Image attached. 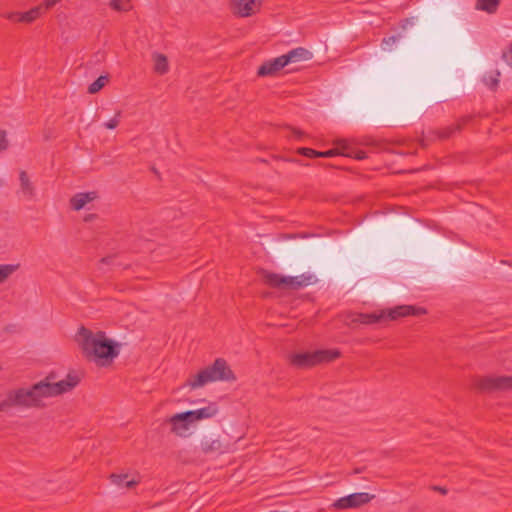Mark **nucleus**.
<instances>
[{"mask_svg":"<svg viewBox=\"0 0 512 512\" xmlns=\"http://www.w3.org/2000/svg\"><path fill=\"white\" fill-rule=\"evenodd\" d=\"M283 60L286 62V64L291 63H297L301 61H308L311 60L313 57V54L311 51L304 47H297L292 50H290L288 53L283 54Z\"/></svg>","mask_w":512,"mask_h":512,"instance_id":"2eb2a0df","label":"nucleus"},{"mask_svg":"<svg viewBox=\"0 0 512 512\" xmlns=\"http://www.w3.org/2000/svg\"><path fill=\"white\" fill-rule=\"evenodd\" d=\"M109 78L107 75L99 76L93 83H91L88 87V92L90 94H95L99 92L108 82Z\"/></svg>","mask_w":512,"mask_h":512,"instance_id":"b1692460","label":"nucleus"},{"mask_svg":"<svg viewBox=\"0 0 512 512\" xmlns=\"http://www.w3.org/2000/svg\"><path fill=\"white\" fill-rule=\"evenodd\" d=\"M234 380H236L235 374L227 361L223 358H217L212 365L204 368L197 374L190 376L186 380L184 387L197 389L210 382Z\"/></svg>","mask_w":512,"mask_h":512,"instance_id":"7ed1b4c3","label":"nucleus"},{"mask_svg":"<svg viewBox=\"0 0 512 512\" xmlns=\"http://www.w3.org/2000/svg\"><path fill=\"white\" fill-rule=\"evenodd\" d=\"M337 145L342 149L341 154L346 155L348 157H353L357 160H363L367 157V154L363 150H350L347 140L340 139L337 141Z\"/></svg>","mask_w":512,"mask_h":512,"instance_id":"6ab92c4d","label":"nucleus"},{"mask_svg":"<svg viewBox=\"0 0 512 512\" xmlns=\"http://www.w3.org/2000/svg\"><path fill=\"white\" fill-rule=\"evenodd\" d=\"M77 336L84 356L101 366L110 364L119 354L120 344L108 339L103 331L93 333L90 329L82 326L79 328Z\"/></svg>","mask_w":512,"mask_h":512,"instance_id":"f257e3e1","label":"nucleus"},{"mask_svg":"<svg viewBox=\"0 0 512 512\" xmlns=\"http://www.w3.org/2000/svg\"><path fill=\"white\" fill-rule=\"evenodd\" d=\"M298 153L306 156L308 158H315L318 157V151L312 149V148H299Z\"/></svg>","mask_w":512,"mask_h":512,"instance_id":"c756f323","label":"nucleus"},{"mask_svg":"<svg viewBox=\"0 0 512 512\" xmlns=\"http://www.w3.org/2000/svg\"><path fill=\"white\" fill-rule=\"evenodd\" d=\"M11 407L30 408L24 388L9 391L5 399L0 402V412H6Z\"/></svg>","mask_w":512,"mask_h":512,"instance_id":"1a4fd4ad","label":"nucleus"},{"mask_svg":"<svg viewBox=\"0 0 512 512\" xmlns=\"http://www.w3.org/2000/svg\"><path fill=\"white\" fill-rule=\"evenodd\" d=\"M375 498V495L367 492L352 493L334 501L330 508L337 510L360 509Z\"/></svg>","mask_w":512,"mask_h":512,"instance_id":"0eeeda50","label":"nucleus"},{"mask_svg":"<svg viewBox=\"0 0 512 512\" xmlns=\"http://www.w3.org/2000/svg\"><path fill=\"white\" fill-rule=\"evenodd\" d=\"M168 60L167 57L163 54L156 53L154 55V70L163 75L168 72Z\"/></svg>","mask_w":512,"mask_h":512,"instance_id":"412c9836","label":"nucleus"},{"mask_svg":"<svg viewBox=\"0 0 512 512\" xmlns=\"http://www.w3.org/2000/svg\"><path fill=\"white\" fill-rule=\"evenodd\" d=\"M43 14V6H36L29 11L22 12L23 23H31Z\"/></svg>","mask_w":512,"mask_h":512,"instance_id":"5701e85b","label":"nucleus"},{"mask_svg":"<svg viewBox=\"0 0 512 512\" xmlns=\"http://www.w3.org/2000/svg\"><path fill=\"white\" fill-rule=\"evenodd\" d=\"M95 198H96L95 192L78 193L71 198L70 204L74 210L79 211L82 208H84V206L87 203L94 200Z\"/></svg>","mask_w":512,"mask_h":512,"instance_id":"a211bd4d","label":"nucleus"},{"mask_svg":"<svg viewBox=\"0 0 512 512\" xmlns=\"http://www.w3.org/2000/svg\"><path fill=\"white\" fill-rule=\"evenodd\" d=\"M399 35L398 36H390V37H387V38H384L382 43L383 44H387V45H391V44H394L398 39H399Z\"/></svg>","mask_w":512,"mask_h":512,"instance_id":"f704fd0d","label":"nucleus"},{"mask_svg":"<svg viewBox=\"0 0 512 512\" xmlns=\"http://www.w3.org/2000/svg\"><path fill=\"white\" fill-rule=\"evenodd\" d=\"M340 153L341 152H339L338 149H330L323 152L318 151V157L330 158Z\"/></svg>","mask_w":512,"mask_h":512,"instance_id":"2f4dec72","label":"nucleus"},{"mask_svg":"<svg viewBox=\"0 0 512 512\" xmlns=\"http://www.w3.org/2000/svg\"><path fill=\"white\" fill-rule=\"evenodd\" d=\"M55 373H49L45 379L33 384L30 388H24L29 407L42 408L45 406L43 399L56 397L74 389L80 382L75 373L67 374L66 378L55 381Z\"/></svg>","mask_w":512,"mask_h":512,"instance_id":"f03ea898","label":"nucleus"},{"mask_svg":"<svg viewBox=\"0 0 512 512\" xmlns=\"http://www.w3.org/2000/svg\"><path fill=\"white\" fill-rule=\"evenodd\" d=\"M43 488L46 489L47 491L54 492L58 489V486L56 485V483L52 481H47L43 483Z\"/></svg>","mask_w":512,"mask_h":512,"instance_id":"72a5a7b5","label":"nucleus"},{"mask_svg":"<svg viewBox=\"0 0 512 512\" xmlns=\"http://www.w3.org/2000/svg\"><path fill=\"white\" fill-rule=\"evenodd\" d=\"M232 12L239 17H249L256 13V0H231Z\"/></svg>","mask_w":512,"mask_h":512,"instance_id":"f8f14e48","label":"nucleus"},{"mask_svg":"<svg viewBox=\"0 0 512 512\" xmlns=\"http://www.w3.org/2000/svg\"><path fill=\"white\" fill-rule=\"evenodd\" d=\"M287 66L283 60V56H279L273 59H269L258 68L257 75L260 77L273 76L281 69Z\"/></svg>","mask_w":512,"mask_h":512,"instance_id":"ddd939ff","label":"nucleus"},{"mask_svg":"<svg viewBox=\"0 0 512 512\" xmlns=\"http://www.w3.org/2000/svg\"><path fill=\"white\" fill-rule=\"evenodd\" d=\"M500 72L495 71L484 77L485 84L492 90H495L499 83Z\"/></svg>","mask_w":512,"mask_h":512,"instance_id":"a878e982","label":"nucleus"},{"mask_svg":"<svg viewBox=\"0 0 512 512\" xmlns=\"http://www.w3.org/2000/svg\"><path fill=\"white\" fill-rule=\"evenodd\" d=\"M167 422L171 425V432L175 435L186 438L190 435L191 419L185 415V412L177 413L171 416Z\"/></svg>","mask_w":512,"mask_h":512,"instance_id":"9d476101","label":"nucleus"},{"mask_svg":"<svg viewBox=\"0 0 512 512\" xmlns=\"http://www.w3.org/2000/svg\"><path fill=\"white\" fill-rule=\"evenodd\" d=\"M229 442L220 436L216 438L205 437L200 444L201 450L205 454H223L229 450Z\"/></svg>","mask_w":512,"mask_h":512,"instance_id":"9b49d317","label":"nucleus"},{"mask_svg":"<svg viewBox=\"0 0 512 512\" xmlns=\"http://www.w3.org/2000/svg\"><path fill=\"white\" fill-rule=\"evenodd\" d=\"M432 489L434 491L440 492L441 494H446L447 493V489L445 487H442V486H433Z\"/></svg>","mask_w":512,"mask_h":512,"instance_id":"c9c22d12","label":"nucleus"},{"mask_svg":"<svg viewBox=\"0 0 512 512\" xmlns=\"http://www.w3.org/2000/svg\"><path fill=\"white\" fill-rule=\"evenodd\" d=\"M20 190L21 193L27 198L32 199L35 196V187L30 180L26 171L21 170L19 173Z\"/></svg>","mask_w":512,"mask_h":512,"instance_id":"f3484780","label":"nucleus"},{"mask_svg":"<svg viewBox=\"0 0 512 512\" xmlns=\"http://www.w3.org/2000/svg\"><path fill=\"white\" fill-rule=\"evenodd\" d=\"M501 0H477L475 8L489 14L495 13Z\"/></svg>","mask_w":512,"mask_h":512,"instance_id":"aec40b11","label":"nucleus"},{"mask_svg":"<svg viewBox=\"0 0 512 512\" xmlns=\"http://www.w3.org/2000/svg\"><path fill=\"white\" fill-rule=\"evenodd\" d=\"M110 7L118 12H127L132 9V5L129 0H111Z\"/></svg>","mask_w":512,"mask_h":512,"instance_id":"393cba45","label":"nucleus"},{"mask_svg":"<svg viewBox=\"0 0 512 512\" xmlns=\"http://www.w3.org/2000/svg\"><path fill=\"white\" fill-rule=\"evenodd\" d=\"M294 133H295L296 135H300V134H301V133H300L299 131H297V130H294Z\"/></svg>","mask_w":512,"mask_h":512,"instance_id":"4c0bfd02","label":"nucleus"},{"mask_svg":"<svg viewBox=\"0 0 512 512\" xmlns=\"http://www.w3.org/2000/svg\"><path fill=\"white\" fill-rule=\"evenodd\" d=\"M426 314V309L412 305H400L389 309L381 310L379 313H360L352 319L354 323L371 325L387 320H397L400 317L420 316Z\"/></svg>","mask_w":512,"mask_h":512,"instance_id":"20e7f679","label":"nucleus"},{"mask_svg":"<svg viewBox=\"0 0 512 512\" xmlns=\"http://www.w3.org/2000/svg\"><path fill=\"white\" fill-rule=\"evenodd\" d=\"M340 352L337 350H317L314 352L295 353L289 356L290 364L296 368H310L319 363L330 362L337 359Z\"/></svg>","mask_w":512,"mask_h":512,"instance_id":"39448f33","label":"nucleus"},{"mask_svg":"<svg viewBox=\"0 0 512 512\" xmlns=\"http://www.w3.org/2000/svg\"><path fill=\"white\" fill-rule=\"evenodd\" d=\"M109 479L112 484H114L115 486H117L118 488H121V489H124V488L132 489L138 484V481H136L134 479H129V475L127 473H125V474L112 473L109 476Z\"/></svg>","mask_w":512,"mask_h":512,"instance_id":"dca6fc26","label":"nucleus"},{"mask_svg":"<svg viewBox=\"0 0 512 512\" xmlns=\"http://www.w3.org/2000/svg\"><path fill=\"white\" fill-rule=\"evenodd\" d=\"M218 412V405L215 402H210L206 407L197 410L185 411V415L191 419L192 423H194L199 420L212 418Z\"/></svg>","mask_w":512,"mask_h":512,"instance_id":"4468645a","label":"nucleus"},{"mask_svg":"<svg viewBox=\"0 0 512 512\" xmlns=\"http://www.w3.org/2000/svg\"><path fill=\"white\" fill-rule=\"evenodd\" d=\"M461 129L460 125H454L450 127L443 128L437 132V135L440 139H448L451 137L456 131Z\"/></svg>","mask_w":512,"mask_h":512,"instance_id":"bb28decb","label":"nucleus"},{"mask_svg":"<svg viewBox=\"0 0 512 512\" xmlns=\"http://www.w3.org/2000/svg\"><path fill=\"white\" fill-rule=\"evenodd\" d=\"M19 267V264H0V284L4 283Z\"/></svg>","mask_w":512,"mask_h":512,"instance_id":"4be33fe9","label":"nucleus"},{"mask_svg":"<svg viewBox=\"0 0 512 512\" xmlns=\"http://www.w3.org/2000/svg\"><path fill=\"white\" fill-rule=\"evenodd\" d=\"M9 141L7 139L6 131L0 130V152L8 149Z\"/></svg>","mask_w":512,"mask_h":512,"instance_id":"7c9ffc66","label":"nucleus"},{"mask_svg":"<svg viewBox=\"0 0 512 512\" xmlns=\"http://www.w3.org/2000/svg\"><path fill=\"white\" fill-rule=\"evenodd\" d=\"M113 260V257H104L101 259V262L102 263H105V264H110Z\"/></svg>","mask_w":512,"mask_h":512,"instance_id":"e433bc0d","label":"nucleus"},{"mask_svg":"<svg viewBox=\"0 0 512 512\" xmlns=\"http://www.w3.org/2000/svg\"><path fill=\"white\" fill-rule=\"evenodd\" d=\"M476 386L481 392L508 391L512 389V375L486 376L479 379Z\"/></svg>","mask_w":512,"mask_h":512,"instance_id":"6e6552de","label":"nucleus"},{"mask_svg":"<svg viewBox=\"0 0 512 512\" xmlns=\"http://www.w3.org/2000/svg\"><path fill=\"white\" fill-rule=\"evenodd\" d=\"M120 117H121V111H117L115 116L110 119L109 121L105 122L103 125L105 128L107 129H115L118 125H119V122H120Z\"/></svg>","mask_w":512,"mask_h":512,"instance_id":"cd10ccee","label":"nucleus"},{"mask_svg":"<svg viewBox=\"0 0 512 512\" xmlns=\"http://www.w3.org/2000/svg\"><path fill=\"white\" fill-rule=\"evenodd\" d=\"M3 17L12 22H23L22 12H8L3 14Z\"/></svg>","mask_w":512,"mask_h":512,"instance_id":"c85d7f7f","label":"nucleus"},{"mask_svg":"<svg viewBox=\"0 0 512 512\" xmlns=\"http://www.w3.org/2000/svg\"><path fill=\"white\" fill-rule=\"evenodd\" d=\"M60 0H45L39 6H43V13L54 7Z\"/></svg>","mask_w":512,"mask_h":512,"instance_id":"473e14b6","label":"nucleus"},{"mask_svg":"<svg viewBox=\"0 0 512 512\" xmlns=\"http://www.w3.org/2000/svg\"><path fill=\"white\" fill-rule=\"evenodd\" d=\"M264 281L272 288L299 289L312 283V275L282 276L272 272H264Z\"/></svg>","mask_w":512,"mask_h":512,"instance_id":"423d86ee","label":"nucleus"}]
</instances>
